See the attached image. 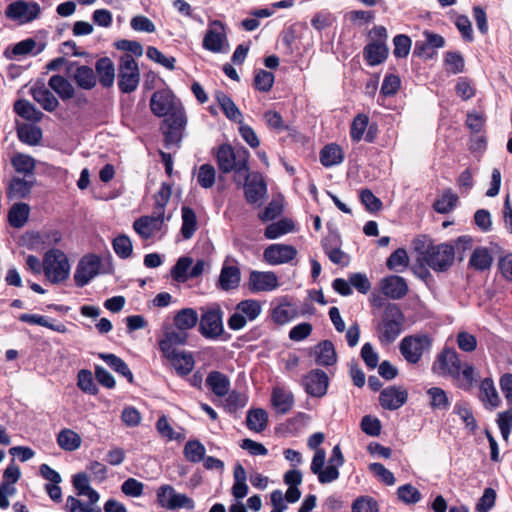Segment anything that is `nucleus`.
<instances>
[{
    "label": "nucleus",
    "instance_id": "473e14b6",
    "mask_svg": "<svg viewBox=\"0 0 512 512\" xmlns=\"http://www.w3.org/2000/svg\"><path fill=\"white\" fill-rule=\"evenodd\" d=\"M388 55V48L383 42H373L364 49V56L368 64L376 66L381 64Z\"/></svg>",
    "mask_w": 512,
    "mask_h": 512
},
{
    "label": "nucleus",
    "instance_id": "393cba45",
    "mask_svg": "<svg viewBox=\"0 0 512 512\" xmlns=\"http://www.w3.org/2000/svg\"><path fill=\"white\" fill-rule=\"evenodd\" d=\"M344 456L339 445L332 449L331 456L328 460V465L325 468V473L321 478V484L331 483L339 478V468L344 464Z\"/></svg>",
    "mask_w": 512,
    "mask_h": 512
},
{
    "label": "nucleus",
    "instance_id": "2f4dec72",
    "mask_svg": "<svg viewBox=\"0 0 512 512\" xmlns=\"http://www.w3.org/2000/svg\"><path fill=\"white\" fill-rule=\"evenodd\" d=\"M57 444L62 450L72 452L81 447L82 439L77 432L64 428L57 435Z\"/></svg>",
    "mask_w": 512,
    "mask_h": 512
},
{
    "label": "nucleus",
    "instance_id": "ea45409f",
    "mask_svg": "<svg viewBox=\"0 0 512 512\" xmlns=\"http://www.w3.org/2000/svg\"><path fill=\"white\" fill-rule=\"evenodd\" d=\"M268 414L264 409L257 408L249 410L246 417L247 427L255 432H262L266 429Z\"/></svg>",
    "mask_w": 512,
    "mask_h": 512
},
{
    "label": "nucleus",
    "instance_id": "bb28decb",
    "mask_svg": "<svg viewBox=\"0 0 512 512\" xmlns=\"http://www.w3.org/2000/svg\"><path fill=\"white\" fill-rule=\"evenodd\" d=\"M315 362L321 366H331L337 361V355L334 345L328 340H324L316 345L313 349Z\"/></svg>",
    "mask_w": 512,
    "mask_h": 512
},
{
    "label": "nucleus",
    "instance_id": "09e8293b",
    "mask_svg": "<svg viewBox=\"0 0 512 512\" xmlns=\"http://www.w3.org/2000/svg\"><path fill=\"white\" fill-rule=\"evenodd\" d=\"M193 263L192 258L180 257L171 269V277L177 282H185L189 279V272Z\"/></svg>",
    "mask_w": 512,
    "mask_h": 512
},
{
    "label": "nucleus",
    "instance_id": "864d4df0",
    "mask_svg": "<svg viewBox=\"0 0 512 512\" xmlns=\"http://www.w3.org/2000/svg\"><path fill=\"white\" fill-rule=\"evenodd\" d=\"M444 64L448 73L459 74L464 71V58L459 52H446Z\"/></svg>",
    "mask_w": 512,
    "mask_h": 512
},
{
    "label": "nucleus",
    "instance_id": "a18cd8bd",
    "mask_svg": "<svg viewBox=\"0 0 512 512\" xmlns=\"http://www.w3.org/2000/svg\"><path fill=\"white\" fill-rule=\"evenodd\" d=\"M14 111L22 118L39 121L43 113L35 108V106L27 100H18L14 104Z\"/></svg>",
    "mask_w": 512,
    "mask_h": 512
},
{
    "label": "nucleus",
    "instance_id": "1a4fd4ad",
    "mask_svg": "<svg viewBox=\"0 0 512 512\" xmlns=\"http://www.w3.org/2000/svg\"><path fill=\"white\" fill-rule=\"evenodd\" d=\"M158 504L167 510L185 508L192 510L195 507L194 500L183 493H178L171 485H162L157 490Z\"/></svg>",
    "mask_w": 512,
    "mask_h": 512
},
{
    "label": "nucleus",
    "instance_id": "680f3d73",
    "mask_svg": "<svg viewBox=\"0 0 512 512\" xmlns=\"http://www.w3.org/2000/svg\"><path fill=\"white\" fill-rule=\"evenodd\" d=\"M77 380V385L83 392L91 395H95L97 393L98 389L94 383L91 371L85 369L79 371Z\"/></svg>",
    "mask_w": 512,
    "mask_h": 512
},
{
    "label": "nucleus",
    "instance_id": "412c9836",
    "mask_svg": "<svg viewBox=\"0 0 512 512\" xmlns=\"http://www.w3.org/2000/svg\"><path fill=\"white\" fill-rule=\"evenodd\" d=\"M150 107L156 116H167L174 109L173 94L168 90L156 91L151 97Z\"/></svg>",
    "mask_w": 512,
    "mask_h": 512
},
{
    "label": "nucleus",
    "instance_id": "de8ad7c7",
    "mask_svg": "<svg viewBox=\"0 0 512 512\" xmlns=\"http://www.w3.org/2000/svg\"><path fill=\"white\" fill-rule=\"evenodd\" d=\"M183 453L189 462L199 463L204 459L206 449L200 441L190 440L185 444Z\"/></svg>",
    "mask_w": 512,
    "mask_h": 512
},
{
    "label": "nucleus",
    "instance_id": "20e7f679",
    "mask_svg": "<svg viewBox=\"0 0 512 512\" xmlns=\"http://www.w3.org/2000/svg\"><path fill=\"white\" fill-rule=\"evenodd\" d=\"M43 271L52 283L65 281L70 272V264L65 253L58 249L47 251L44 255Z\"/></svg>",
    "mask_w": 512,
    "mask_h": 512
},
{
    "label": "nucleus",
    "instance_id": "5701e85b",
    "mask_svg": "<svg viewBox=\"0 0 512 512\" xmlns=\"http://www.w3.org/2000/svg\"><path fill=\"white\" fill-rule=\"evenodd\" d=\"M271 404L279 414H287L294 406V395L284 387L276 386L271 393Z\"/></svg>",
    "mask_w": 512,
    "mask_h": 512
},
{
    "label": "nucleus",
    "instance_id": "cd10ccee",
    "mask_svg": "<svg viewBox=\"0 0 512 512\" xmlns=\"http://www.w3.org/2000/svg\"><path fill=\"white\" fill-rule=\"evenodd\" d=\"M164 356L171 361L172 366L181 376L188 375L194 368L195 362L191 353L176 352L175 350L170 355Z\"/></svg>",
    "mask_w": 512,
    "mask_h": 512
},
{
    "label": "nucleus",
    "instance_id": "72a5a7b5",
    "mask_svg": "<svg viewBox=\"0 0 512 512\" xmlns=\"http://www.w3.org/2000/svg\"><path fill=\"white\" fill-rule=\"evenodd\" d=\"M493 262L492 255L486 247H477L469 259V266L477 271L488 270Z\"/></svg>",
    "mask_w": 512,
    "mask_h": 512
},
{
    "label": "nucleus",
    "instance_id": "bf43d9fd",
    "mask_svg": "<svg viewBox=\"0 0 512 512\" xmlns=\"http://www.w3.org/2000/svg\"><path fill=\"white\" fill-rule=\"evenodd\" d=\"M398 498L406 504H415L422 498L420 491L411 484H405L397 489Z\"/></svg>",
    "mask_w": 512,
    "mask_h": 512
},
{
    "label": "nucleus",
    "instance_id": "6e6d98bb",
    "mask_svg": "<svg viewBox=\"0 0 512 512\" xmlns=\"http://www.w3.org/2000/svg\"><path fill=\"white\" fill-rule=\"evenodd\" d=\"M216 179L215 168L210 164H203L199 167L197 173L198 184L205 189L211 188Z\"/></svg>",
    "mask_w": 512,
    "mask_h": 512
},
{
    "label": "nucleus",
    "instance_id": "0e129e2a",
    "mask_svg": "<svg viewBox=\"0 0 512 512\" xmlns=\"http://www.w3.org/2000/svg\"><path fill=\"white\" fill-rule=\"evenodd\" d=\"M12 164L19 173L29 174L35 169V161L32 157L24 154H17L12 158Z\"/></svg>",
    "mask_w": 512,
    "mask_h": 512
},
{
    "label": "nucleus",
    "instance_id": "8fccbe9b",
    "mask_svg": "<svg viewBox=\"0 0 512 512\" xmlns=\"http://www.w3.org/2000/svg\"><path fill=\"white\" fill-rule=\"evenodd\" d=\"M409 264V257L405 249L398 248L387 259L388 269L402 272Z\"/></svg>",
    "mask_w": 512,
    "mask_h": 512
},
{
    "label": "nucleus",
    "instance_id": "5fc2aeb1",
    "mask_svg": "<svg viewBox=\"0 0 512 512\" xmlns=\"http://www.w3.org/2000/svg\"><path fill=\"white\" fill-rule=\"evenodd\" d=\"M113 249L116 255L122 259H126L131 256L133 246L131 239L125 235L120 234L113 240Z\"/></svg>",
    "mask_w": 512,
    "mask_h": 512
},
{
    "label": "nucleus",
    "instance_id": "0eeeda50",
    "mask_svg": "<svg viewBox=\"0 0 512 512\" xmlns=\"http://www.w3.org/2000/svg\"><path fill=\"white\" fill-rule=\"evenodd\" d=\"M239 186L243 187L245 199L252 205H261L267 195V185L259 172L251 173L249 170L244 173Z\"/></svg>",
    "mask_w": 512,
    "mask_h": 512
},
{
    "label": "nucleus",
    "instance_id": "4be33fe9",
    "mask_svg": "<svg viewBox=\"0 0 512 512\" xmlns=\"http://www.w3.org/2000/svg\"><path fill=\"white\" fill-rule=\"evenodd\" d=\"M31 95L33 99L48 112L54 111L59 105L58 99L45 86L43 82H36L33 85L31 88Z\"/></svg>",
    "mask_w": 512,
    "mask_h": 512
},
{
    "label": "nucleus",
    "instance_id": "c9c22d12",
    "mask_svg": "<svg viewBox=\"0 0 512 512\" xmlns=\"http://www.w3.org/2000/svg\"><path fill=\"white\" fill-rule=\"evenodd\" d=\"M175 127L171 126L165 133H164V141L167 148H170L171 146L178 145V143L181 140L180 132L178 128L182 127L185 123V117L184 113L181 109L177 108L175 106Z\"/></svg>",
    "mask_w": 512,
    "mask_h": 512
},
{
    "label": "nucleus",
    "instance_id": "b1692460",
    "mask_svg": "<svg viewBox=\"0 0 512 512\" xmlns=\"http://www.w3.org/2000/svg\"><path fill=\"white\" fill-rule=\"evenodd\" d=\"M479 400L489 410L497 408L501 399L491 378H484L479 386Z\"/></svg>",
    "mask_w": 512,
    "mask_h": 512
},
{
    "label": "nucleus",
    "instance_id": "f03ea898",
    "mask_svg": "<svg viewBox=\"0 0 512 512\" xmlns=\"http://www.w3.org/2000/svg\"><path fill=\"white\" fill-rule=\"evenodd\" d=\"M417 261L435 272H446L454 263V250L450 243L434 244L426 235H419L412 241Z\"/></svg>",
    "mask_w": 512,
    "mask_h": 512
},
{
    "label": "nucleus",
    "instance_id": "c85d7f7f",
    "mask_svg": "<svg viewBox=\"0 0 512 512\" xmlns=\"http://www.w3.org/2000/svg\"><path fill=\"white\" fill-rule=\"evenodd\" d=\"M206 385L218 397L228 394L230 389V381L226 375L218 371H212L206 378Z\"/></svg>",
    "mask_w": 512,
    "mask_h": 512
},
{
    "label": "nucleus",
    "instance_id": "49530a36",
    "mask_svg": "<svg viewBox=\"0 0 512 512\" xmlns=\"http://www.w3.org/2000/svg\"><path fill=\"white\" fill-rule=\"evenodd\" d=\"M372 304L375 308L384 309L383 320H400L402 313L397 304L387 302L381 297H373Z\"/></svg>",
    "mask_w": 512,
    "mask_h": 512
},
{
    "label": "nucleus",
    "instance_id": "9d476101",
    "mask_svg": "<svg viewBox=\"0 0 512 512\" xmlns=\"http://www.w3.org/2000/svg\"><path fill=\"white\" fill-rule=\"evenodd\" d=\"M202 45L205 50L213 53H227L229 51L230 46L222 22L214 20L209 23Z\"/></svg>",
    "mask_w": 512,
    "mask_h": 512
},
{
    "label": "nucleus",
    "instance_id": "3c124183",
    "mask_svg": "<svg viewBox=\"0 0 512 512\" xmlns=\"http://www.w3.org/2000/svg\"><path fill=\"white\" fill-rule=\"evenodd\" d=\"M458 201V196L451 190H446L442 196L434 203V209L441 214H446L453 210Z\"/></svg>",
    "mask_w": 512,
    "mask_h": 512
},
{
    "label": "nucleus",
    "instance_id": "6e6552de",
    "mask_svg": "<svg viewBox=\"0 0 512 512\" xmlns=\"http://www.w3.org/2000/svg\"><path fill=\"white\" fill-rule=\"evenodd\" d=\"M430 347L431 338L427 334H417L402 339L400 352L407 362L416 364Z\"/></svg>",
    "mask_w": 512,
    "mask_h": 512
},
{
    "label": "nucleus",
    "instance_id": "f704fd0d",
    "mask_svg": "<svg viewBox=\"0 0 512 512\" xmlns=\"http://www.w3.org/2000/svg\"><path fill=\"white\" fill-rule=\"evenodd\" d=\"M344 160V153L337 144L326 145L320 152V162L324 167L339 165Z\"/></svg>",
    "mask_w": 512,
    "mask_h": 512
},
{
    "label": "nucleus",
    "instance_id": "aec40b11",
    "mask_svg": "<svg viewBox=\"0 0 512 512\" xmlns=\"http://www.w3.org/2000/svg\"><path fill=\"white\" fill-rule=\"evenodd\" d=\"M240 282L241 272L239 267L225 261L219 274L218 287L223 291H231L237 289Z\"/></svg>",
    "mask_w": 512,
    "mask_h": 512
},
{
    "label": "nucleus",
    "instance_id": "4c0bfd02",
    "mask_svg": "<svg viewBox=\"0 0 512 512\" xmlns=\"http://www.w3.org/2000/svg\"><path fill=\"white\" fill-rule=\"evenodd\" d=\"M99 357L115 372L125 377L129 383H133V374L127 364L114 354L101 353Z\"/></svg>",
    "mask_w": 512,
    "mask_h": 512
},
{
    "label": "nucleus",
    "instance_id": "37998d69",
    "mask_svg": "<svg viewBox=\"0 0 512 512\" xmlns=\"http://www.w3.org/2000/svg\"><path fill=\"white\" fill-rule=\"evenodd\" d=\"M30 208L25 203H16L14 204L8 214L9 223L11 226L15 228H20L24 226V224L28 220Z\"/></svg>",
    "mask_w": 512,
    "mask_h": 512
},
{
    "label": "nucleus",
    "instance_id": "052dcab7",
    "mask_svg": "<svg viewBox=\"0 0 512 512\" xmlns=\"http://www.w3.org/2000/svg\"><path fill=\"white\" fill-rule=\"evenodd\" d=\"M496 499V491L493 488H486L476 503L475 510L477 512H489L494 507Z\"/></svg>",
    "mask_w": 512,
    "mask_h": 512
},
{
    "label": "nucleus",
    "instance_id": "69168bd1",
    "mask_svg": "<svg viewBox=\"0 0 512 512\" xmlns=\"http://www.w3.org/2000/svg\"><path fill=\"white\" fill-rule=\"evenodd\" d=\"M146 54L150 60L162 65L169 70H173L175 68L176 59L174 57L165 56L155 47H148Z\"/></svg>",
    "mask_w": 512,
    "mask_h": 512
},
{
    "label": "nucleus",
    "instance_id": "f257e3e1",
    "mask_svg": "<svg viewBox=\"0 0 512 512\" xmlns=\"http://www.w3.org/2000/svg\"><path fill=\"white\" fill-rule=\"evenodd\" d=\"M434 373L450 377L454 384L465 391H470L478 380V373L470 363L461 362L458 353L452 348H444L432 365Z\"/></svg>",
    "mask_w": 512,
    "mask_h": 512
},
{
    "label": "nucleus",
    "instance_id": "13d9d810",
    "mask_svg": "<svg viewBox=\"0 0 512 512\" xmlns=\"http://www.w3.org/2000/svg\"><path fill=\"white\" fill-rule=\"evenodd\" d=\"M19 139L29 145L37 144L41 137V129L31 125H23L18 129Z\"/></svg>",
    "mask_w": 512,
    "mask_h": 512
},
{
    "label": "nucleus",
    "instance_id": "79ce46f5",
    "mask_svg": "<svg viewBox=\"0 0 512 512\" xmlns=\"http://www.w3.org/2000/svg\"><path fill=\"white\" fill-rule=\"evenodd\" d=\"M182 227L181 234L184 239H190L197 229L196 214L190 207L183 206L181 209Z\"/></svg>",
    "mask_w": 512,
    "mask_h": 512
},
{
    "label": "nucleus",
    "instance_id": "603ef678",
    "mask_svg": "<svg viewBox=\"0 0 512 512\" xmlns=\"http://www.w3.org/2000/svg\"><path fill=\"white\" fill-rule=\"evenodd\" d=\"M430 397V405L433 409L446 410L450 406V401L446 392L439 387H431L427 390Z\"/></svg>",
    "mask_w": 512,
    "mask_h": 512
},
{
    "label": "nucleus",
    "instance_id": "dca6fc26",
    "mask_svg": "<svg viewBox=\"0 0 512 512\" xmlns=\"http://www.w3.org/2000/svg\"><path fill=\"white\" fill-rule=\"evenodd\" d=\"M408 399V392L401 386H389L383 389L379 395V402L383 409L397 410Z\"/></svg>",
    "mask_w": 512,
    "mask_h": 512
},
{
    "label": "nucleus",
    "instance_id": "7ed1b4c3",
    "mask_svg": "<svg viewBox=\"0 0 512 512\" xmlns=\"http://www.w3.org/2000/svg\"><path fill=\"white\" fill-rule=\"evenodd\" d=\"M250 154L245 148L221 145L216 152L217 165L222 173H234V182L241 184V176L249 171Z\"/></svg>",
    "mask_w": 512,
    "mask_h": 512
},
{
    "label": "nucleus",
    "instance_id": "774afa93",
    "mask_svg": "<svg viewBox=\"0 0 512 512\" xmlns=\"http://www.w3.org/2000/svg\"><path fill=\"white\" fill-rule=\"evenodd\" d=\"M30 190V183L20 178H14L9 186V193L13 198H24L30 193Z\"/></svg>",
    "mask_w": 512,
    "mask_h": 512
},
{
    "label": "nucleus",
    "instance_id": "58836bf2",
    "mask_svg": "<svg viewBox=\"0 0 512 512\" xmlns=\"http://www.w3.org/2000/svg\"><path fill=\"white\" fill-rule=\"evenodd\" d=\"M295 305L287 299H280L272 308V320H292L297 316Z\"/></svg>",
    "mask_w": 512,
    "mask_h": 512
},
{
    "label": "nucleus",
    "instance_id": "a878e982",
    "mask_svg": "<svg viewBox=\"0 0 512 512\" xmlns=\"http://www.w3.org/2000/svg\"><path fill=\"white\" fill-rule=\"evenodd\" d=\"M262 307L258 300H243L236 306V312L228 320H255L261 313Z\"/></svg>",
    "mask_w": 512,
    "mask_h": 512
},
{
    "label": "nucleus",
    "instance_id": "ddd939ff",
    "mask_svg": "<svg viewBox=\"0 0 512 512\" xmlns=\"http://www.w3.org/2000/svg\"><path fill=\"white\" fill-rule=\"evenodd\" d=\"M101 260L97 255L89 254L84 256L78 263L74 280L77 286L87 285L95 276L99 274Z\"/></svg>",
    "mask_w": 512,
    "mask_h": 512
},
{
    "label": "nucleus",
    "instance_id": "c756f323",
    "mask_svg": "<svg viewBox=\"0 0 512 512\" xmlns=\"http://www.w3.org/2000/svg\"><path fill=\"white\" fill-rule=\"evenodd\" d=\"M95 69L99 78V82L103 87H110L114 83L115 68L110 58H100L96 62Z\"/></svg>",
    "mask_w": 512,
    "mask_h": 512
},
{
    "label": "nucleus",
    "instance_id": "4468645a",
    "mask_svg": "<svg viewBox=\"0 0 512 512\" xmlns=\"http://www.w3.org/2000/svg\"><path fill=\"white\" fill-rule=\"evenodd\" d=\"M165 219L164 213L154 210L152 215L142 216L135 220L133 228L142 239L148 240L162 230Z\"/></svg>",
    "mask_w": 512,
    "mask_h": 512
},
{
    "label": "nucleus",
    "instance_id": "6ab92c4d",
    "mask_svg": "<svg viewBox=\"0 0 512 512\" xmlns=\"http://www.w3.org/2000/svg\"><path fill=\"white\" fill-rule=\"evenodd\" d=\"M383 294L391 299H401L408 293L406 280L398 275H389L380 283Z\"/></svg>",
    "mask_w": 512,
    "mask_h": 512
},
{
    "label": "nucleus",
    "instance_id": "9b49d317",
    "mask_svg": "<svg viewBox=\"0 0 512 512\" xmlns=\"http://www.w3.org/2000/svg\"><path fill=\"white\" fill-rule=\"evenodd\" d=\"M41 13V7L37 2L17 0L10 3L5 11L6 17L23 25L37 19Z\"/></svg>",
    "mask_w": 512,
    "mask_h": 512
},
{
    "label": "nucleus",
    "instance_id": "423d86ee",
    "mask_svg": "<svg viewBox=\"0 0 512 512\" xmlns=\"http://www.w3.org/2000/svg\"><path fill=\"white\" fill-rule=\"evenodd\" d=\"M140 73L134 57L126 53L120 57L118 65V86L123 93H131L139 85Z\"/></svg>",
    "mask_w": 512,
    "mask_h": 512
},
{
    "label": "nucleus",
    "instance_id": "7c9ffc66",
    "mask_svg": "<svg viewBox=\"0 0 512 512\" xmlns=\"http://www.w3.org/2000/svg\"><path fill=\"white\" fill-rule=\"evenodd\" d=\"M215 97L223 113L228 119L236 123L242 122L243 115L236 106V104L234 103V101L231 99V97H229L227 94L223 92H217L215 94Z\"/></svg>",
    "mask_w": 512,
    "mask_h": 512
},
{
    "label": "nucleus",
    "instance_id": "338daca9",
    "mask_svg": "<svg viewBox=\"0 0 512 512\" xmlns=\"http://www.w3.org/2000/svg\"><path fill=\"white\" fill-rule=\"evenodd\" d=\"M352 512H379L378 503L369 496L359 497L352 504Z\"/></svg>",
    "mask_w": 512,
    "mask_h": 512
},
{
    "label": "nucleus",
    "instance_id": "c03bdc74",
    "mask_svg": "<svg viewBox=\"0 0 512 512\" xmlns=\"http://www.w3.org/2000/svg\"><path fill=\"white\" fill-rule=\"evenodd\" d=\"M293 229V222L287 218H284L268 225L265 229L264 236L267 239H277L293 231Z\"/></svg>",
    "mask_w": 512,
    "mask_h": 512
},
{
    "label": "nucleus",
    "instance_id": "f3484780",
    "mask_svg": "<svg viewBox=\"0 0 512 512\" xmlns=\"http://www.w3.org/2000/svg\"><path fill=\"white\" fill-rule=\"evenodd\" d=\"M329 380L327 374L315 369L309 372L303 379L306 392L314 397H322L326 394Z\"/></svg>",
    "mask_w": 512,
    "mask_h": 512
},
{
    "label": "nucleus",
    "instance_id": "e2e57ef3",
    "mask_svg": "<svg viewBox=\"0 0 512 512\" xmlns=\"http://www.w3.org/2000/svg\"><path fill=\"white\" fill-rule=\"evenodd\" d=\"M449 243L454 250V258L457 255L459 260L462 261L466 252L471 250L473 246V239L471 236L463 235Z\"/></svg>",
    "mask_w": 512,
    "mask_h": 512
},
{
    "label": "nucleus",
    "instance_id": "2eb2a0df",
    "mask_svg": "<svg viewBox=\"0 0 512 512\" xmlns=\"http://www.w3.org/2000/svg\"><path fill=\"white\" fill-rule=\"evenodd\" d=\"M296 255V248L286 244H271L263 252L264 260L272 266L288 263Z\"/></svg>",
    "mask_w": 512,
    "mask_h": 512
},
{
    "label": "nucleus",
    "instance_id": "a211bd4d",
    "mask_svg": "<svg viewBox=\"0 0 512 512\" xmlns=\"http://www.w3.org/2000/svg\"><path fill=\"white\" fill-rule=\"evenodd\" d=\"M68 75L80 88L85 90L94 88L97 83V77L94 70L85 65L71 63L68 68Z\"/></svg>",
    "mask_w": 512,
    "mask_h": 512
},
{
    "label": "nucleus",
    "instance_id": "a19ab883",
    "mask_svg": "<svg viewBox=\"0 0 512 512\" xmlns=\"http://www.w3.org/2000/svg\"><path fill=\"white\" fill-rule=\"evenodd\" d=\"M401 322H379L377 332L381 342L391 343L402 332Z\"/></svg>",
    "mask_w": 512,
    "mask_h": 512
},
{
    "label": "nucleus",
    "instance_id": "4d7b16f0",
    "mask_svg": "<svg viewBox=\"0 0 512 512\" xmlns=\"http://www.w3.org/2000/svg\"><path fill=\"white\" fill-rule=\"evenodd\" d=\"M369 118L365 114H358L352 121L350 128V136L354 142L362 140L367 129Z\"/></svg>",
    "mask_w": 512,
    "mask_h": 512
},
{
    "label": "nucleus",
    "instance_id": "39448f33",
    "mask_svg": "<svg viewBox=\"0 0 512 512\" xmlns=\"http://www.w3.org/2000/svg\"><path fill=\"white\" fill-rule=\"evenodd\" d=\"M197 322H170L164 326L163 338L159 347L163 355H170L175 351V346L186 343L187 331L195 327Z\"/></svg>",
    "mask_w": 512,
    "mask_h": 512
},
{
    "label": "nucleus",
    "instance_id": "f8f14e48",
    "mask_svg": "<svg viewBox=\"0 0 512 512\" xmlns=\"http://www.w3.org/2000/svg\"><path fill=\"white\" fill-rule=\"evenodd\" d=\"M279 286V278L273 271L252 270L247 280V288L254 294L272 292L277 290Z\"/></svg>",
    "mask_w": 512,
    "mask_h": 512
},
{
    "label": "nucleus",
    "instance_id": "e433bc0d",
    "mask_svg": "<svg viewBox=\"0 0 512 512\" xmlns=\"http://www.w3.org/2000/svg\"><path fill=\"white\" fill-rule=\"evenodd\" d=\"M48 85L62 100H68L74 96V87L63 76L53 75L49 79Z\"/></svg>",
    "mask_w": 512,
    "mask_h": 512
}]
</instances>
